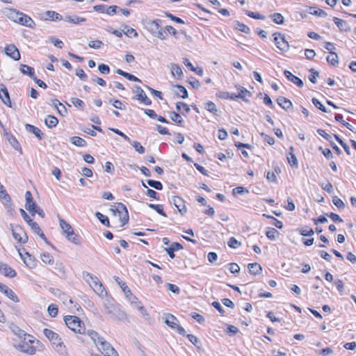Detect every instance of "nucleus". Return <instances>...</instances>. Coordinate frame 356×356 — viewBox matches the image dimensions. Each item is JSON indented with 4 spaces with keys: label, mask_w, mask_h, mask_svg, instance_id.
<instances>
[{
    "label": "nucleus",
    "mask_w": 356,
    "mask_h": 356,
    "mask_svg": "<svg viewBox=\"0 0 356 356\" xmlns=\"http://www.w3.org/2000/svg\"><path fill=\"white\" fill-rule=\"evenodd\" d=\"M5 54L15 60L20 59V54L15 44H10L6 46L4 49Z\"/></svg>",
    "instance_id": "obj_11"
},
{
    "label": "nucleus",
    "mask_w": 356,
    "mask_h": 356,
    "mask_svg": "<svg viewBox=\"0 0 356 356\" xmlns=\"http://www.w3.org/2000/svg\"><path fill=\"white\" fill-rule=\"evenodd\" d=\"M10 226L11 227L13 236L15 240L22 243L27 242L28 236L21 226L13 225V224H10Z\"/></svg>",
    "instance_id": "obj_6"
},
{
    "label": "nucleus",
    "mask_w": 356,
    "mask_h": 356,
    "mask_svg": "<svg viewBox=\"0 0 356 356\" xmlns=\"http://www.w3.org/2000/svg\"><path fill=\"white\" fill-rule=\"evenodd\" d=\"M19 255L24 264L29 268H34L36 266V261L33 257L27 252L24 254L19 252Z\"/></svg>",
    "instance_id": "obj_19"
},
{
    "label": "nucleus",
    "mask_w": 356,
    "mask_h": 356,
    "mask_svg": "<svg viewBox=\"0 0 356 356\" xmlns=\"http://www.w3.org/2000/svg\"><path fill=\"white\" fill-rule=\"evenodd\" d=\"M170 118L171 119V120H172L173 122H175V123L180 126H182L184 122V120L181 117V115L179 113L174 111L170 113Z\"/></svg>",
    "instance_id": "obj_40"
},
{
    "label": "nucleus",
    "mask_w": 356,
    "mask_h": 356,
    "mask_svg": "<svg viewBox=\"0 0 356 356\" xmlns=\"http://www.w3.org/2000/svg\"><path fill=\"white\" fill-rule=\"evenodd\" d=\"M334 138L337 140V141L342 146V147L344 149L345 152L347 154H350V147L348 145H347L346 143L343 142V140L339 137L338 135L334 134Z\"/></svg>",
    "instance_id": "obj_51"
},
{
    "label": "nucleus",
    "mask_w": 356,
    "mask_h": 356,
    "mask_svg": "<svg viewBox=\"0 0 356 356\" xmlns=\"http://www.w3.org/2000/svg\"><path fill=\"white\" fill-rule=\"evenodd\" d=\"M0 291L4 293L8 298L12 300L13 301L17 302H19V299L17 296L15 294V293L8 288L6 285L0 282Z\"/></svg>",
    "instance_id": "obj_18"
},
{
    "label": "nucleus",
    "mask_w": 356,
    "mask_h": 356,
    "mask_svg": "<svg viewBox=\"0 0 356 356\" xmlns=\"http://www.w3.org/2000/svg\"><path fill=\"white\" fill-rule=\"evenodd\" d=\"M187 337L188 339V340L194 345L197 348H200V344L201 343H200V339L195 337V335L193 334H188L187 335Z\"/></svg>",
    "instance_id": "obj_64"
},
{
    "label": "nucleus",
    "mask_w": 356,
    "mask_h": 356,
    "mask_svg": "<svg viewBox=\"0 0 356 356\" xmlns=\"http://www.w3.org/2000/svg\"><path fill=\"white\" fill-rule=\"evenodd\" d=\"M284 74L289 81L293 82L299 88L303 87L304 83L302 81L298 76L293 75L290 71L284 70Z\"/></svg>",
    "instance_id": "obj_21"
},
{
    "label": "nucleus",
    "mask_w": 356,
    "mask_h": 356,
    "mask_svg": "<svg viewBox=\"0 0 356 356\" xmlns=\"http://www.w3.org/2000/svg\"><path fill=\"white\" fill-rule=\"evenodd\" d=\"M95 280V284L92 285L90 284V286L93 289L94 291L100 296H104L106 294L105 289L100 282L98 278H92Z\"/></svg>",
    "instance_id": "obj_24"
},
{
    "label": "nucleus",
    "mask_w": 356,
    "mask_h": 356,
    "mask_svg": "<svg viewBox=\"0 0 356 356\" xmlns=\"http://www.w3.org/2000/svg\"><path fill=\"white\" fill-rule=\"evenodd\" d=\"M175 88H177V90L175 91V94L183 99H186L188 97V90L185 87L181 85H176Z\"/></svg>",
    "instance_id": "obj_36"
},
{
    "label": "nucleus",
    "mask_w": 356,
    "mask_h": 356,
    "mask_svg": "<svg viewBox=\"0 0 356 356\" xmlns=\"http://www.w3.org/2000/svg\"><path fill=\"white\" fill-rule=\"evenodd\" d=\"M26 203H25V209L29 211L31 213L35 210L38 206L34 202L31 193L29 191H27L25 193Z\"/></svg>",
    "instance_id": "obj_12"
},
{
    "label": "nucleus",
    "mask_w": 356,
    "mask_h": 356,
    "mask_svg": "<svg viewBox=\"0 0 356 356\" xmlns=\"http://www.w3.org/2000/svg\"><path fill=\"white\" fill-rule=\"evenodd\" d=\"M326 60L327 63L332 66H336L339 63L338 55L333 51H330V54L327 56Z\"/></svg>",
    "instance_id": "obj_39"
},
{
    "label": "nucleus",
    "mask_w": 356,
    "mask_h": 356,
    "mask_svg": "<svg viewBox=\"0 0 356 356\" xmlns=\"http://www.w3.org/2000/svg\"><path fill=\"white\" fill-rule=\"evenodd\" d=\"M248 268L250 273L254 275H259L262 270L261 266L258 263L249 264Z\"/></svg>",
    "instance_id": "obj_33"
},
{
    "label": "nucleus",
    "mask_w": 356,
    "mask_h": 356,
    "mask_svg": "<svg viewBox=\"0 0 356 356\" xmlns=\"http://www.w3.org/2000/svg\"><path fill=\"white\" fill-rule=\"evenodd\" d=\"M147 184H148L149 186H151V187H152V188H155V189H156V190L161 191V190H162V188H163V184H161V181H155V180H152V179H148V180L147 181Z\"/></svg>",
    "instance_id": "obj_50"
},
{
    "label": "nucleus",
    "mask_w": 356,
    "mask_h": 356,
    "mask_svg": "<svg viewBox=\"0 0 356 356\" xmlns=\"http://www.w3.org/2000/svg\"><path fill=\"white\" fill-rule=\"evenodd\" d=\"M148 207L154 211H156L160 215L167 217L166 213L163 211V207L161 204H148Z\"/></svg>",
    "instance_id": "obj_48"
},
{
    "label": "nucleus",
    "mask_w": 356,
    "mask_h": 356,
    "mask_svg": "<svg viewBox=\"0 0 356 356\" xmlns=\"http://www.w3.org/2000/svg\"><path fill=\"white\" fill-rule=\"evenodd\" d=\"M217 97L225 99L235 100L237 99L236 94L230 93L229 92L220 91L216 94Z\"/></svg>",
    "instance_id": "obj_37"
},
{
    "label": "nucleus",
    "mask_w": 356,
    "mask_h": 356,
    "mask_svg": "<svg viewBox=\"0 0 356 356\" xmlns=\"http://www.w3.org/2000/svg\"><path fill=\"white\" fill-rule=\"evenodd\" d=\"M279 234L280 233L278 232V231H277V229L273 227H270L266 231V236L270 240H275L276 238L278 236Z\"/></svg>",
    "instance_id": "obj_46"
},
{
    "label": "nucleus",
    "mask_w": 356,
    "mask_h": 356,
    "mask_svg": "<svg viewBox=\"0 0 356 356\" xmlns=\"http://www.w3.org/2000/svg\"><path fill=\"white\" fill-rule=\"evenodd\" d=\"M0 199L5 201L3 202L5 207L8 209V212L13 215L14 209L12 208L11 198L6 190L0 193Z\"/></svg>",
    "instance_id": "obj_15"
},
{
    "label": "nucleus",
    "mask_w": 356,
    "mask_h": 356,
    "mask_svg": "<svg viewBox=\"0 0 356 356\" xmlns=\"http://www.w3.org/2000/svg\"><path fill=\"white\" fill-rule=\"evenodd\" d=\"M245 14L248 17L254 18V19H262V20H264V19H266V17L264 15H261L259 13H254V12H252V11H250V10H245Z\"/></svg>",
    "instance_id": "obj_55"
},
{
    "label": "nucleus",
    "mask_w": 356,
    "mask_h": 356,
    "mask_svg": "<svg viewBox=\"0 0 356 356\" xmlns=\"http://www.w3.org/2000/svg\"><path fill=\"white\" fill-rule=\"evenodd\" d=\"M165 323L172 329H175L176 325L178 324V320L172 314H168L165 318Z\"/></svg>",
    "instance_id": "obj_35"
},
{
    "label": "nucleus",
    "mask_w": 356,
    "mask_h": 356,
    "mask_svg": "<svg viewBox=\"0 0 356 356\" xmlns=\"http://www.w3.org/2000/svg\"><path fill=\"white\" fill-rule=\"evenodd\" d=\"M273 21L277 24H282L284 22V18L282 14L275 13L270 15Z\"/></svg>",
    "instance_id": "obj_49"
},
{
    "label": "nucleus",
    "mask_w": 356,
    "mask_h": 356,
    "mask_svg": "<svg viewBox=\"0 0 356 356\" xmlns=\"http://www.w3.org/2000/svg\"><path fill=\"white\" fill-rule=\"evenodd\" d=\"M95 280V284L92 285L90 284V286L93 289L94 291L100 296H104L106 294L105 289L100 282L98 278H92Z\"/></svg>",
    "instance_id": "obj_23"
},
{
    "label": "nucleus",
    "mask_w": 356,
    "mask_h": 356,
    "mask_svg": "<svg viewBox=\"0 0 356 356\" xmlns=\"http://www.w3.org/2000/svg\"><path fill=\"white\" fill-rule=\"evenodd\" d=\"M135 149L136 152L140 154L145 153V148L141 145V144L138 141H131L129 142Z\"/></svg>",
    "instance_id": "obj_52"
},
{
    "label": "nucleus",
    "mask_w": 356,
    "mask_h": 356,
    "mask_svg": "<svg viewBox=\"0 0 356 356\" xmlns=\"http://www.w3.org/2000/svg\"><path fill=\"white\" fill-rule=\"evenodd\" d=\"M25 129L28 132L33 134L39 140L42 139L43 134L42 133L41 130L38 127L29 124H26Z\"/></svg>",
    "instance_id": "obj_29"
},
{
    "label": "nucleus",
    "mask_w": 356,
    "mask_h": 356,
    "mask_svg": "<svg viewBox=\"0 0 356 356\" xmlns=\"http://www.w3.org/2000/svg\"><path fill=\"white\" fill-rule=\"evenodd\" d=\"M227 245L232 248L236 249L241 245V243L237 241L234 237H231L227 242Z\"/></svg>",
    "instance_id": "obj_56"
},
{
    "label": "nucleus",
    "mask_w": 356,
    "mask_h": 356,
    "mask_svg": "<svg viewBox=\"0 0 356 356\" xmlns=\"http://www.w3.org/2000/svg\"><path fill=\"white\" fill-rule=\"evenodd\" d=\"M333 21L341 31L348 32L350 31V26L346 21L336 17L333 18Z\"/></svg>",
    "instance_id": "obj_25"
},
{
    "label": "nucleus",
    "mask_w": 356,
    "mask_h": 356,
    "mask_svg": "<svg viewBox=\"0 0 356 356\" xmlns=\"http://www.w3.org/2000/svg\"><path fill=\"white\" fill-rule=\"evenodd\" d=\"M45 337L54 345H56V351L60 355L66 354L65 346L63 345L61 338L53 330L45 328L43 330Z\"/></svg>",
    "instance_id": "obj_3"
},
{
    "label": "nucleus",
    "mask_w": 356,
    "mask_h": 356,
    "mask_svg": "<svg viewBox=\"0 0 356 356\" xmlns=\"http://www.w3.org/2000/svg\"><path fill=\"white\" fill-rule=\"evenodd\" d=\"M136 97L135 99L143 103L145 105H150L152 104L151 100L147 97L143 90L140 86H136Z\"/></svg>",
    "instance_id": "obj_13"
},
{
    "label": "nucleus",
    "mask_w": 356,
    "mask_h": 356,
    "mask_svg": "<svg viewBox=\"0 0 356 356\" xmlns=\"http://www.w3.org/2000/svg\"><path fill=\"white\" fill-rule=\"evenodd\" d=\"M170 70L172 76L176 77L177 79L181 80L184 76V73L181 68L175 63L170 65Z\"/></svg>",
    "instance_id": "obj_27"
},
{
    "label": "nucleus",
    "mask_w": 356,
    "mask_h": 356,
    "mask_svg": "<svg viewBox=\"0 0 356 356\" xmlns=\"http://www.w3.org/2000/svg\"><path fill=\"white\" fill-rule=\"evenodd\" d=\"M118 216L120 218V220L122 222L121 227H123L125 224H127L129 221V213L128 211H122V213H118Z\"/></svg>",
    "instance_id": "obj_54"
},
{
    "label": "nucleus",
    "mask_w": 356,
    "mask_h": 356,
    "mask_svg": "<svg viewBox=\"0 0 356 356\" xmlns=\"http://www.w3.org/2000/svg\"><path fill=\"white\" fill-rule=\"evenodd\" d=\"M104 308L106 313L112 318H114L116 316L117 313L119 312L118 307L113 304L108 299H106L104 301Z\"/></svg>",
    "instance_id": "obj_10"
},
{
    "label": "nucleus",
    "mask_w": 356,
    "mask_h": 356,
    "mask_svg": "<svg viewBox=\"0 0 356 356\" xmlns=\"http://www.w3.org/2000/svg\"><path fill=\"white\" fill-rule=\"evenodd\" d=\"M0 273L6 277L13 278L16 276V271L6 264L0 262Z\"/></svg>",
    "instance_id": "obj_16"
},
{
    "label": "nucleus",
    "mask_w": 356,
    "mask_h": 356,
    "mask_svg": "<svg viewBox=\"0 0 356 356\" xmlns=\"http://www.w3.org/2000/svg\"><path fill=\"white\" fill-rule=\"evenodd\" d=\"M172 202L181 215H184L186 213L187 210L184 204V200L182 198L177 196H174L172 197Z\"/></svg>",
    "instance_id": "obj_17"
},
{
    "label": "nucleus",
    "mask_w": 356,
    "mask_h": 356,
    "mask_svg": "<svg viewBox=\"0 0 356 356\" xmlns=\"http://www.w3.org/2000/svg\"><path fill=\"white\" fill-rule=\"evenodd\" d=\"M312 102L316 108H318L323 112H324V113L328 112L326 107L323 104H322L320 102V101L318 99H317L316 98H312Z\"/></svg>",
    "instance_id": "obj_58"
},
{
    "label": "nucleus",
    "mask_w": 356,
    "mask_h": 356,
    "mask_svg": "<svg viewBox=\"0 0 356 356\" xmlns=\"http://www.w3.org/2000/svg\"><path fill=\"white\" fill-rule=\"evenodd\" d=\"M40 259L46 264L53 265L54 264V257L48 252L41 254Z\"/></svg>",
    "instance_id": "obj_43"
},
{
    "label": "nucleus",
    "mask_w": 356,
    "mask_h": 356,
    "mask_svg": "<svg viewBox=\"0 0 356 356\" xmlns=\"http://www.w3.org/2000/svg\"><path fill=\"white\" fill-rule=\"evenodd\" d=\"M22 341L23 343L19 344L18 346H15L16 348L26 355H35L36 353V348L33 346V343L29 342L28 339L26 341Z\"/></svg>",
    "instance_id": "obj_9"
},
{
    "label": "nucleus",
    "mask_w": 356,
    "mask_h": 356,
    "mask_svg": "<svg viewBox=\"0 0 356 356\" xmlns=\"http://www.w3.org/2000/svg\"><path fill=\"white\" fill-rule=\"evenodd\" d=\"M60 227L63 233L65 234L66 238L75 245H80L81 241L76 234H74V229L72 226L63 219L59 220Z\"/></svg>",
    "instance_id": "obj_5"
},
{
    "label": "nucleus",
    "mask_w": 356,
    "mask_h": 356,
    "mask_svg": "<svg viewBox=\"0 0 356 356\" xmlns=\"http://www.w3.org/2000/svg\"><path fill=\"white\" fill-rule=\"evenodd\" d=\"M277 102L285 111H290L293 108L292 102L284 97H279L277 99Z\"/></svg>",
    "instance_id": "obj_26"
},
{
    "label": "nucleus",
    "mask_w": 356,
    "mask_h": 356,
    "mask_svg": "<svg viewBox=\"0 0 356 356\" xmlns=\"http://www.w3.org/2000/svg\"><path fill=\"white\" fill-rule=\"evenodd\" d=\"M44 123L47 126V127H49V129H52L56 127V125L58 123V120L57 119V118L51 115H49L44 119Z\"/></svg>",
    "instance_id": "obj_34"
},
{
    "label": "nucleus",
    "mask_w": 356,
    "mask_h": 356,
    "mask_svg": "<svg viewBox=\"0 0 356 356\" xmlns=\"http://www.w3.org/2000/svg\"><path fill=\"white\" fill-rule=\"evenodd\" d=\"M44 16L46 19H50L55 22L60 21L64 19L62 15L53 10L46 11L44 13Z\"/></svg>",
    "instance_id": "obj_31"
},
{
    "label": "nucleus",
    "mask_w": 356,
    "mask_h": 356,
    "mask_svg": "<svg viewBox=\"0 0 356 356\" xmlns=\"http://www.w3.org/2000/svg\"><path fill=\"white\" fill-rule=\"evenodd\" d=\"M19 70L23 74L29 76L32 79H35V71L33 67L22 64L20 65Z\"/></svg>",
    "instance_id": "obj_28"
},
{
    "label": "nucleus",
    "mask_w": 356,
    "mask_h": 356,
    "mask_svg": "<svg viewBox=\"0 0 356 356\" xmlns=\"http://www.w3.org/2000/svg\"><path fill=\"white\" fill-rule=\"evenodd\" d=\"M95 216L101 222V223L106 225V227H110L109 219L106 216L97 211L95 213Z\"/></svg>",
    "instance_id": "obj_47"
},
{
    "label": "nucleus",
    "mask_w": 356,
    "mask_h": 356,
    "mask_svg": "<svg viewBox=\"0 0 356 356\" xmlns=\"http://www.w3.org/2000/svg\"><path fill=\"white\" fill-rule=\"evenodd\" d=\"M276 173L281 172V169L279 167L275 168V172H268L266 175V179L268 181L277 183Z\"/></svg>",
    "instance_id": "obj_44"
},
{
    "label": "nucleus",
    "mask_w": 356,
    "mask_h": 356,
    "mask_svg": "<svg viewBox=\"0 0 356 356\" xmlns=\"http://www.w3.org/2000/svg\"><path fill=\"white\" fill-rule=\"evenodd\" d=\"M3 13L12 22L20 25L29 28H33L35 25V22L31 17L15 8H5L3 10Z\"/></svg>",
    "instance_id": "obj_2"
},
{
    "label": "nucleus",
    "mask_w": 356,
    "mask_h": 356,
    "mask_svg": "<svg viewBox=\"0 0 356 356\" xmlns=\"http://www.w3.org/2000/svg\"><path fill=\"white\" fill-rule=\"evenodd\" d=\"M10 329L12 332L18 337L21 340L26 341L28 338L29 342L31 343H33L35 342V339L33 336L26 333L23 330L19 328L17 325L12 323L10 325Z\"/></svg>",
    "instance_id": "obj_7"
},
{
    "label": "nucleus",
    "mask_w": 356,
    "mask_h": 356,
    "mask_svg": "<svg viewBox=\"0 0 356 356\" xmlns=\"http://www.w3.org/2000/svg\"><path fill=\"white\" fill-rule=\"evenodd\" d=\"M70 101L74 106H76L77 108H80L81 109H83V108L85 106V104L81 99H80L79 98L73 97L70 99Z\"/></svg>",
    "instance_id": "obj_59"
},
{
    "label": "nucleus",
    "mask_w": 356,
    "mask_h": 356,
    "mask_svg": "<svg viewBox=\"0 0 356 356\" xmlns=\"http://www.w3.org/2000/svg\"><path fill=\"white\" fill-rule=\"evenodd\" d=\"M176 108L178 111H181V109H184L186 113L190 112V108L188 104L184 102H179L176 104Z\"/></svg>",
    "instance_id": "obj_62"
},
{
    "label": "nucleus",
    "mask_w": 356,
    "mask_h": 356,
    "mask_svg": "<svg viewBox=\"0 0 356 356\" xmlns=\"http://www.w3.org/2000/svg\"><path fill=\"white\" fill-rule=\"evenodd\" d=\"M0 99L6 106L11 107V101L7 88L3 84H0Z\"/></svg>",
    "instance_id": "obj_20"
},
{
    "label": "nucleus",
    "mask_w": 356,
    "mask_h": 356,
    "mask_svg": "<svg viewBox=\"0 0 356 356\" xmlns=\"http://www.w3.org/2000/svg\"><path fill=\"white\" fill-rule=\"evenodd\" d=\"M287 160L292 168H298V159L293 152H289V154L287 155Z\"/></svg>",
    "instance_id": "obj_42"
},
{
    "label": "nucleus",
    "mask_w": 356,
    "mask_h": 356,
    "mask_svg": "<svg viewBox=\"0 0 356 356\" xmlns=\"http://www.w3.org/2000/svg\"><path fill=\"white\" fill-rule=\"evenodd\" d=\"M161 19L148 20L145 22V28L152 35H154L157 31L161 28Z\"/></svg>",
    "instance_id": "obj_14"
},
{
    "label": "nucleus",
    "mask_w": 356,
    "mask_h": 356,
    "mask_svg": "<svg viewBox=\"0 0 356 356\" xmlns=\"http://www.w3.org/2000/svg\"><path fill=\"white\" fill-rule=\"evenodd\" d=\"M238 93L236 94L237 99H241L244 102H248L247 97H251V92L242 86H236Z\"/></svg>",
    "instance_id": "obj_30"
},
{
    "label": "nucleus",
    "mask_w": 356,
    "mask_h": 356,
    "mask_svg": "<svg viewBox=\"0 0 356 356\" xmlns=\"http://www.w3.org/2000/svg\"><path fill=\"white\" fill-rule=\"evenodd\" d=\"M235 28L243 32V33H245L246 34H249L250 33V28L246 26L245 24H244L243 23H241L238 21H236L235 22Z\"/></svg>",
    "instance_id": "obj_45"
},
{
    "label": "nucleus",
    "mask_w": 356,
    "mask_h": 356,
    "mask_svg": "<svg viewBox=\"0 0 356 356\" xmlns=\"http://www.w3.org/2000/svg\"><path fill=\"white\" fill-rule=\"evenodd\" d=\"M183 249V245L177 242H174L168 248H165V251L168 253L171 259H174L175 257V251H177Z\"/></svg>",
    "instance_id": "obj_22"
},
{
    "label": "nucleus",
    "mask_w": 356,
    "mask_h": 356,
    "mask_svg": "<svg viewBox=\"0 0 356 356\" xmlns=\"http://www.w3.org/2000/svg\"><path fill=\"white\" fill-rule=\"evenodd\" d=\"M65 325L74 332L83 334L85 327L82 321L75 316H66L64 318Z\"/></svg>",
    "instance_id": "obj_4"
},
{
    "label": "nucleus",
    "mask_w": 356,
    "mask_h": 356,
    "mask_svg": "<svg viewBox=\"0 0 356 356\" xmlns=\"http://www.w3.org/2000/svg\"><path fill=\"white\" fill-rule=\"evenodd\" d=\"M47 312L51 317H55L58 314V307L56 305L51 304L47 308Z\"/></svg>",
    "instance_id": "obj_61"
},
{
    "label": "nucleus",
    "mask_w": 356,
    "mask_h": 356,
    "mask_svg": "<svg viewBox=\"0 0 356 356\" xmlns=\"http://www.w3.org/2000/svg\"><path fill=\"white\" fill-rule=\"evenodd\" d=\"M83 276L84 280L89 284L90 286V284H92V285H94L95 283V280L92 278H97L96 276L88 272H83Z\"/></svg>",
    "instance_id": "obj_53"
},
{
    "label": "nucleus",
    "mask_w": 356,
    "mask_h": 356,
    "mask_svg": "<svg viewBox=\"0 0 356 356\" xmlns=\"http://www.w3.org/2000/svg\"><path fill=\"white\" fill-rule=\"evenodd\" d=\"M63 20L65 22H67L74 24H79L86 22V19L84 17L76 16V15H72V16L66 15V16H65Z\"/></svg>",
    "instance_id": "obj_32"
},
{
    "label": "nucleus",
    "mask_w": 356,
    "mask_h": 356,
    "mask_svg": "<svg viewBox=\"0 0 356 356\" xmlns=\"http://www.w3.org/2000/svg\"><path fill=\"white\" fill-rule=\"evenodd\" d=\"M86 334L92 340L97 349L104 356H119L115 349L103 337L93 330H88Z\"/></svg>",
    "instance_id": "obj_1"
},
{
    "label": "nucleus",
    "mask_w": 356,
    "mask_h": 356,
    "mask_svg": "<svg viewBox=\"0 0 356 356\" xmlns=\"http://www.w3.org/2000/svg\"><path fill=\"white\" fill-rule=\"evenodd\" d=\"M310 10H311L310 13L312 15H317L319 17L327 16V13L322 9H320V8L316 9V8H314V7H311Z\"/></svg>",
    "instance_id": "obj_57"
},
{
    "label": "nucleus",
    "mask_w": 356,
    "mask_h": 356,
    "mask_svg": "<svg viewBox=\"0 0 356 356\" xmlns=\"http://www.w3.org/2000/svg\"><path fill=\"white\" fill-rule=\"evenodd\" d=\"M71 143L77 147H85L86 146V142L84 139L79 136H73L70 138Z\"/></svg>",
    "instance_id": "obj_41"
},
{
    "label": "nucleus",
    "mask_w": 356,
    "mask_h": 356,
    "mask_svg": "<svg viewBox=\"0 0 356 356\" xmlns=\"http://www.w3.org/2000/svg\"><path fill=\"white\" fill-rule=\"evenodd\" d=\"M298 232L302 236H312L314 234V230L308 227L299 229Z\"/></svg>",
    "instance_id": "obj_60"
},
{
    "label": "nucleus",
    "mask_w": 356,
    "mask_h": 356,
    "mask_svg": "<svg viewBox=\"0 0 356 356\" xmlns=\"http://www.w3.org/2000/svg\"><path fill=\"white\" fill-rule=\"evenodd\" d=\"M273 35L274 42L280 51L286 52L289 49V42L286 40L282 34L280 33H275Z\"/></svg>",
    "instance_id": "obj_8"
},
{
    "label": "nucleus",
    "mask_w": 356,
    "mask_h": 356,
    "mask_svg": "<svg viewBox=\"0 0 356 356\" xmlns=\"http://www.w3.org/2000/svg\"><path fill=\"white\" fill-rule=\"evenodd\" d=\"M204 108L209 112H210L216 115H218V110L217 108L216 105L213 102H211V101L207 102L204 105Z\"/></svg>",
    "instance_id": "obj_38"
},
{
    "label": "nucleus",
    "mask_w": 356,
    "mask_h": 356,
    "mask_svg": "<svg viewBox=\"0 0 356 356\" xmlns=\"http://www.w3.org/2000/svg\"><path fill=\"white\" fill-rule=\"evenodd\" d=\"M233 195H243V193H248L249 191L243 186H238L233 189Z\"/></svg>",
    "instance_id": "obj_63"
}]
</instances>
